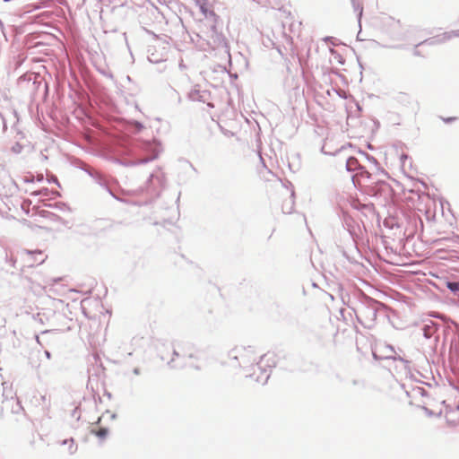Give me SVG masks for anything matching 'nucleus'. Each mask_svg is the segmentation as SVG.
<instances>
[{"label":"nucleus","mask_w":459,"mask_h":459,"mask_svg":"<svg viewBox=\"0 0 459 459\" xmlns=\"http://www.w3.org/2000/svg\"><path fill=\"white\" fill-rule=\"evenodd\" d=\"M33 60L36 62H42V61H46L47 59L39 58V59H33Z\"/></svg>","instance_id":"de8ad7c7"},{"label":"nucleus","mask_w":459,"mask_h":459,"mask_svg":"<svg viewBox=\"0 0 459 459\" xmlns=\"http://www.w3.org/2000/svg\"><path fill=\"white\" fill-rule=\"evenodd\" d=\"M70 440V446L68 447L69 454L74 455L77 450V446L74 445V439L73 437L69 438Z\"/></svg>","instance_id":"393cba45"},{"label":"nucleus","mask_w":459,"mask_h":459,"mask_svg":"<svg viewBox=\"0 0 459 459\" xmlns=\"http://www.w3.org/2000/svg\"><path fill=\"white\" fill-rule=\"evenodd\" d=\"M91 433L100 439H104L108 435V429L107 427H100L99 429H91Z\"/></svg>","instance_id":"2eb2a0df"},{"label":"nucleus","mask_w":459,"mask_h":459,"mask_svg":"<svg viewBox=\"0 0 459 459\" xmlns=\"http://www.w3.org/2000/svg\"><path fill=\"white\" fill-rule=\"evenodd\" d=\"M44 354H45V356H46V358H47L48 359H51V356H52V355H51V352H50L49 351L45 350Z\"/></svg>","instance_id":"473e14b6"},{"label":"nucleus","mask_w":459,"mask_h":459,"mask_svg":"<svg viewBox=\"0 0 459 459\" xmlns=\"http://www.w3.org/2000/svg\"><path fill=\"white\" fill-rule=\"evenodd\" d=\"M456 118L455 117H446V118H443V121L445 123H451L453 121H455Z\"/></svg>","instance_id":"c85d7f7f"},{"label":"nucleus","mask_w":459,"mask_h":459,"mask_svg":"<svg viewBox=\"0 0 459 459\" xmlns=\"http://www.w3.org/2000/svg\"><path fill=\"white\" fill-rule=\"evenodd\" d=\"M345 168L348 172H355L351 177L354 185L359 183V178H370V173L359 162V160L352 156L346 160Z\"/></svg>","instance_id":"39448f33"},{"label":"nucleus","mask_w":459,"mask_h":459,"mask_svg":"<svg viewBox=\"0 0 459 459\" xmlns=\"http://www.w3.org/2000/svg\"><path fill=\"white\" fill-rule=\"evenodd\" d=\"M48 183H53V184H56L58 186H60V184L58 182V179L56 176H51L50 178H48Z\"/></svg>","instance_id":"bb28decb"},{"label":"nucleus","mask_w":459,"mask_h":459,"mask_svg":"<svg viewBox=\"0 0 459 459\" xmlns=\"http://www.w3.org/2000/svg\"><path fill=\"white\" fill-rule=\"evenodd\" d=\"M36 76L33 74H24L18 78L19 86L30 91L36 90Z\"/></svg>","instance_id":"9b49d317"},{"label":"nucleus","mask_w":459,"mask_h":459,"mask_svg":"<svg viewBox=\"0 0 459 459\" xmlns=\"http://www.w3.org/2000/svg\"><path fill=\"white\" fill-rule=\"evenodd\" d=\"M45 206L49 207V208H55L59 211H62V212L69 210L67 204L65 203H62V202H58V203H55V204H46Z\"/></svg>","instance_id":"f3484780"},{"label":"nucleus","mask_w":459,"mask_h":459,"mask_svg":"<svg viewBox=\"0 0 459 459\" xmlns=\"http://www.w3.org/2000/svg\"><path fill=\"white\" fill-rule=\"evenodd\" d=\"M47 212V213H48L49 215H51V216L55 217L56 221H59V220L61 219V218H60V216H58V215H56V214L51 213V212Z\"/></svg>","instance_id":"c9c22d12"},{"label":"nucleus","mask_w":459,"mask_h":459,"mask_svg":"<svg viewBox=\"0 0 459 459\" xmlns=\"http://www.w3.org/2000/svg\"><path fill=\"white\" fill-rule=\"evenodd\" d=\"M110 418L112 420H115L117 418V414L116 413H111Z\"/></svg>","instance_id":"a18cd8bd"},{"label":"nucleus","mask_w":459,"mask_h":459,"mask_svg":"<svg viewBox=\"0 0 459 459\" xmlns=\"http://www.w3.org/2000/svg\"><path fill=\"white\" fill-rule=\"evenodd\" d=\"M207 106L212 108V105L211 103H207Z\"/></svg>","instance_id":"4d7b16f0"},{"label":"nucleus","mask_w":459,"mask_h":459,"mask_svg":"<svg viewBox=\"0 0 459 459\" xmlns=\"http://www.w3.org/2000/svg\"><path fill=\"white\" fill-rule=\"evenodd\" d=\"M297 60H298V61H297V65H299V69H300V71H301V73H302V72H303V64H302V62H301V61H302V59H301V58H299V59H297Z\"/></svg>","instance_id":"7c9ffc66"},{"label":"nucleus","mask_w":459,"mask_h":459,"mask_svg":"<svg viewBox=\"0 0 459 459\" xmlns=\"http://www.w3.org/2000/svg\"><path fill=\"white\" fill-rule=\"evenodd\" d=\"M338 95H339L340 97L343 98V99H345V98H346V94H345V92H344V91H339V92H338Z\"/></svg>","instance_id":"e433bc0d"},{"label":"nucleus","mask_w":459,"mask_h":459,"mask_svg":"<svg viewBox=\"0 0 459 459\" xmlns=\"http://www.w3.org/2000/svg\"><path fill=\"white\" fill-rule=\"evenodd\" d=\"M198 8V12L201 13V0H190Z\"/></svg>","instance_id":"cd10ccee"},{"label":"nucleus","mask_w":459,"mask_h":459,"mask_svg":"<svg viewBox=\"0 0 459 459\" xmlns=\"http://www.w3.org/2000/svg\"><path fill=\"white\" fill-rule=\"evenodd\" d=\"M188 365H189L190 367L194 368H195V369H196V370H197V369H199V366H198V365H195V364H193V363H189Z\"/></svg>","instance_id":"4c0bfd02"},{"label":"nucleus","mask_w":459,"mask_h":459,"mask_svg":"<svg viewBox=\"0 0 459 459\" xmlns=\"http://www.w3.org/2000/svg\"><path fill=\"white\" fill-rule=\"evenodd\" d=\"M431 316H434V317H438V318L441 317V316H437V315H431Z\"/></svg>","instance_id":"5fc2aeb1"},{"label":"nucleus","mask_w":459,"mask_h":459,"mask_svg":"<svg viewBox=\"0 0 459 459\" xmlns=\"http://www.w3.org/2000/svg\"><path fill=\"white\" fill-rule=\"evenodd\" d=\"M40 400H41L43 403H46V400H47L46 395H41V396H40Z\"/></svg>","instance_id":"79ce46f5"},{"label":"nucleus","mask_w":459,"mask_h":459,"mask_svg":"<svg viewBox=\"0 0 459 459\" xmlns=\"http://www.w3.org/2000/svg\"><path fill=\"white\" fill-rule=\"evenodd\" d=\"M100 421H101V417H100L94 424L99 425L100 423Z\"/></svg>","instance_id":"49530a36"},{"label":"nucleus","mask_w":459,"mask_h":459,"mask_svg":"<svg viewBox=\"0 0 459 459\" xmlns=\"http://www.w3.org/2000/svg\"><path fill=\"white\" fill-rule=\"evenodd\" d=\"M384 309L382 303L364 296L359 306L353 308L358 321L366 328H372L377 320V314Z\"/></svg>","instance_id":"7ed1b4c3"},{"label":"nucleus","mask_w":459,"mask_h":459,"mask_svg":"<svg viewBox=\"0 0 459 459\" xmlns=\"http://www.w3.org/2000/svg\"><path fill=\"white\" fill-rule=\"evenodd\" d=\"M143 128V125L139 122V121H133L132 123V129L135 132V133H138L140 131H142V129Z\"/></svg>","instance_id":"5701e85b"},{"label":"nucleus","mask_w":459,"mask_h":459,"mask_svg":"<svg viewBox=\"0 0 459 459\" xmlns=\"http://www.w3.org/2000/svg\"><path fill=\"white\" fill-rule=\"evenodd\" d=\"M276 364L275 356L273 353H266L260 356V360L256 363V368L260 371V374L255 378V380L262 385L267 383L270 377L269 368L274 367Z\"/></svg>","instance_id":"20e7f679"},{"label":"nucleus","mask_w":459,"mask_h":459,"mask_svg":"<svg viewBox=\"0 0 459 459\" xmlns=\"http://www.w3.org/2000/svg\"><path fill=\"white\" fill-rule=\"evenodd\" d=\"M71 417L74 418L76 420H80L81 414H80V408L79 406H76L72 411H71Z\"/></svg>","instance_id":"b1692460"},{"label":"nucleus","mask_w":459,"mask_h":459,"mask_svg":"<svg viewBox=\"0 0 459 459\" xmlns=\"http://www.w3.org/2000/svg\"><path fill=\"white\" fill-rule=\"evenodd\" d=\"M82 169L83 171H85L98 185H100V186H102L104 189L107 190V192L113 197L115 198L116 200H118V201H122L121 199H119L114 193L113 191L110 189V187L108 186V181L105 178V176L100 173V171L98 170H95L93 169H86V168H82Z\"/></svg>","instance_id":"6e6552de"},{"label":"nucleus","mask_w":459,"mask_h":459,"mask_svg":"<svg viewBox=\"0 0 459 459\" xmlns=\"http://www.w3.org/2000/svg\"><path fill=\"white\" fill-rule=\"evenodd\" d=\"M189 13H190L191 15H194V11L189 10Z\"/></svg>","instance_id":"6e6d98bb"},{"label":"nucleus","mask_w":459,"mask_h":459,"mask_svg":"<svg viewBox=\"0 0 459 459\" xmlns=\"http://www.w3.org/2000/svg\"><path fill=\"white\" fill-rule=\"evenodd\" d=\"M333 43L329 40L323 39L316 44V53L319 56H338L341 54L338 51V48H332Z\"/></svg>","instance_id":"1a4fd4ad"},{"label":"nucleus","mask_w":459,"mask_h":459,"mask_svg":"<svg viewBox=\"0 0 459 459\" xmlns=\"http://www.w3.org/2000/svg\"><path fill=\"white\" fill-rule=\"evenodd\" d=\"M150 63L152 64H157L159 63L160 61H164L165 59H152V58H150L148 59Z\"/></svg>","instance_id":"2f4dec72"},{"label":"nucleus","mask_w":459,"mask_h":459,"mask_svg":"<svg viewBox=\"0 0 459 459\" xmlns=\"http://www.w3.org/2000/svg\"><path fill=\"white\" fill-rule=\"evenodd\" d=\"M195 36H196V38H198V39L201 37V36L199 35V33H195Z\"/></svg>","instance_id":"13d9d810"},{"label":"nucleus","mask_w":459,"mask_h":459,"mask_svg":"<svg viewBox=\"0 0 459 459\" xmlns=\"http://www.w3.org/2000/svg\"><path fill=\"white\" fill-rule=\"evenodd\" d=\"M438 327H439V325L435 323L434 321H432V320L427 321L426 323H424V325L421 327L423 336L426 339L431 338L435 334V333L437 331Z\"/></svg>","instance_id":"ddd939ff"},{"label":"nucleus","mask_w":459,"mask_h":459,"mask_svg":"<svg viewBox=\"0 0 459 459\" xmlns=\"http://www.w3.org/2000/svg\"><path fill=\"white\" fill-rule=\"evenodd\" d=\"M446 287L453 292V293H459V281H447Z\"/></svg>","instance_id":"a211bd4d"},{"label":"nucleus","mask_w":459,"mask_h":459,"mask_svg":"<svg viewBox=\"0 0 459 459\" xmlns=\"http://www.w3.org/2000/svg\"><path fill=\"white\" fill-rule=\"evenodd\" d=\"M361 155L364 156L368 160V162L374 164L375 166L377 165V160L375 157L370 156L366 152H361Z\"/></svg>","instance_id":"a878e982"},{"label":"nucleus","mask_w":459,"mask_h":459,"mask_svg":"<svg viewBox=\"0 0 459 459\" xmlns=\"http://www.w3.org/2000/svg\"><path fill=\"white\" fill-rule=\"evenodd\" d=\"M345 149H346V148H345V146H342L341 148L337 149L335 152H330V151H327V150H326V146H325V145H324V146L322 147L321 151H322V152H323V153H325V154H326V155H333V156H334V155H336V154H338V153L342 152V151H344Z\"/></svg>","instance_id":"6ab92c4d"},{"label":"nucleus","mask_w":459,"mask_h":459,"mask_svg":"<svg viewBox=\"0 0 459 459\" xmlns=\"http://www.w3.org/2000/svg\"><path fill=\"white\" fill-rule=\"evenodd\" d=\"M160 152V144L157 140H136L132 147L134 159L119 160L118 162L126 167L146 164L156 160Z\"/></svg>","instance_id":"f257e3e1"},{"label":"nucleus","mask_w":459,"mask_h":459,"mask_svg":"<svg viewBox=\"0 0 459 459\" xmlns=\"http://www.w3.org/2000/svg\"><path fill=\"white\" fill-rule=\"evenodd\" d=\"M133 373H134V375L138 376V375H140V374H141V370H140V368H134L133 369Z\"/></svg>","instance_id":"72a5a7b5"},{"label":"nucleus","mask_w":459,"mask_h":459,"mask_svg":"<svg viewBox=\"0 0 459 459\" xmlns=\"http://www.w3.org/2000/svg\"><path fill=\"white\" fill-rule=\"evenodd\" d=\"M67 443H70L69 439H65L62 441V445H67Z\"/></svg>","instance_id":"37998d69"},{"label":"nucleus","mask_w":459,"mask_h":459,"mask_svg":"<svg viewBox=\"0 0 459 459\" xmlns=\"http://www.w3.org/2000/svg\"><path fill=\"white\" fill-rule=\"evenodd\" d=\"M49 193H52L55 195L60 196L59 192L54 191V190L50 191L48 187H42V188L31 193V195H35V196H39V195L47 196L49 195Z\"/></svg>","instance_id":"dca6fc26"},{"label":"nucleus","mask_w":459,"mask_h":459,"mask_svg":"<svg viewBox=\"0 0 459 459\" xmlns=\"http://www.w3.org/2000/svg\"><path fill=\"white\" fill-rule=\"evenodd\" d=\"M164 184V175L160 170H157L149 176L144 187L150 195L159 196Z\"/></svg>","instance_id":"423d86ee"},{"label":"nucleus","mask_w":459,"mask_h":459,"mask_svg":"<svg viewBox=\"0 0 459 459\" xmlns=\"http://www.w3.org/2000/svg\"><path fill=\"white\" fill-rule=\"evenodd\" d=\"M406 159H408V156H407L406 154H403V155L401 156V160H406Z\"/></svg>","instance_id":"c03bdc74"},{"label":"nucleus","mask_w":459,"mask_h":459,"mask_svg":"<svg viewBox=\"0 0 459 459\" xmlns=\"http://www.w3.org/2000/svg\"><path fill=\"white\" fill-rule=\"evenodd\" d=\"M290 204H293L292 201H290ZM291 208H292V205H290V207L288 210H286V211H285V209H286L285 206H283L282 209H283L284 212L290 213Z\"/></svg>","instance_id":"f704fd0d"},{"label":"nucleus","mask_w":459,"mask_h":459,"mask_svg":"<svg viewBox=\"0 0 459 459\" xmlns=\"http://www.w3.org/2000/svg\"><path fill=\"white\" fill-rule=\"evenodd\" d=\"M126 79H127L128 81H131V78H130V76H129V75H127V76H126Z\"/></svg>","instance_id":"bf43d9fd"},{"label":"nucleus","mask_w":459,"mask_h":459,"mask_svg":"<svg viewBox=\"0 0 459 459\" xmlns=\"http://www.w3.org/2000/svg\"><path fill=\"white\" fill-rule=\"evenodd\" d=\"M5 262L7 264H9L13 268H15V264H16V258L13 255H8L7 253L5 254Z\"/></svg>","instance_id":"412c9836"},{"label":"nucleus","mask_w":459,"mask_h":459,"mask_svg":"<svg viewBox=\"0 0 459 459\" xmlns=\"http://www.w3.org/2000/svg\"><path fill=\"white\" fill-rule=\"evenodd\" d=\"M106 395L110 399L111 398V394L108 393V392H106Z\"/></svg>","instance_id":"864d4df0"},{"label":"nucleus","mask_w":459,"mask_h":459,"mask_svg":"<svg viewBox=\"0 0 459 459\" xmlns=\"http://www.w3.org/2000/svg\"><path fill=\"white\" fill-rule=\"evenodd\" d=\"M82 60V59H71V58L67 59L70 67H72V61L78 62V65H80Z\"/></svg>","instance_id":"c756f323"},{"label":"nucleus","mask_w":459,"mask_h":459,"mask_svg":"<svg viewBox=\"0 0 459 459\" xmlns=\"http://www.w3.org/2000/svg\"><path fill=\"white\" fill-rule=\"evenodd\" d=\"M95 68L104 76L113 79V74L106 64V59H90Z\"/></svg>","instance_id":"f8f14e48"},{"label":"nucleus","mask_w":459,"mask_h":459,"mask_svg":"<svg viewBox=\"0 0 459 459\" xmlns=\"http://www.w3.org/2000/svg\"><path fill=\"white\" fill-rule=\"evenodd\" d=\"M187 99L191 101H201V92L199 90V85L196 84L194 89H192L188 94Z\"/></svg>","instance_id":"4468645a"},{"label":"nucleus","mask_w":459,"mask_h":459,"mask_svg":"<svg viewBox=\"0 0 459 459\" xmlns=\"http://www.w3.org/2000/svg\"><path fill=\"white\" fill-rule=\"evenodd\" d=\"M373 356L376 359H385L399 360L404 364L405 368H408L410 365L409 360L403 359L400 355H396L394 348L392 345L385 346V354L384 357H379L376 352L373 353Z\"/></svg>","instance_id":"9d476101"},{"label":"nucleus","mask_w":459,"mask_h":459,"mask_svg":"<svg viewBox=\"0 0 459 459\" xmlns=\"http://www.w3.org/2000/svg\"><path fill=\"white\" fill-rule=\"evenodd\" d=\"M23 150V145L16 142L11 148V151L15 154H20Z\"/></svg>","instance_id":"aec40b11"},{"label":"nucleus","mask_w":459,"mask_h":459,"mask_svg":"<svg viewBox=\"0 0 459 459\" xmlns=\"http://www.w3.org/2000/svg\"><path fill=\"white\" fill-rule=\"evenodd\" d=\"M0 32H3V23L1 21H0Z\"/></svg>","instance_id":"8fccbe9b"},{"label":"nucleus","mask_w":459,"mask_h":459,"mask_svg":"<svg viewBox=\"0 0 459 459\" xmlns=\"http://www.w3.org/2000/svg\"><path fill=\"white\" fill-rule=\"evenodd\" d=\"M21 255L25 257H23L25 265L28 267L34 266L35 264H41L46 260L47 256L43 255L41 250H29L24 249L22 251Z\"/></svg>","instance_id":"0eeeda50"},{"label":"nucleus","mask_w":459,"mask_h":459,"mask_svg":"<svg viewBox=\"0 0 459 459\" xmlns=\"http://www.w3.org/2000/svg\"><path fill=\"white\" fill-rule=\"evenodd\" d=\"M173 356L174 357H179V353L176 350H174L173 351Z\"/></svg>","instance_id":"a19ab883"},{"label":"nucleus","mask_w":459,"mask_h":459,"mask_svg":"<svg viewBox=\"0 0 459 459\" xmlns=\"http://www.w3.org/2000/svg\"><path fill=\"white\" fill-rule=\"evenodd\" d=\"M6 128H7L6 123L4 121V126H3L4 131H5Z\"/></svg>","instance_id":"3c124183"},{"label":"nucleus","mask_w":459,"mask_h":459,"mask_svg":"<svg viewBox=\"0 0 459 459\" xmlns=\"http://www.w3.org/2000/svg\"><path fill=\"white\" fill-rule=\"evenodd\" d=\"M256 353L253 346H236L228 352V361L225 363L234 368H242L247 369L251 367L253 374L248 375L253 377L255 375Z\"/></svg>","instance_id":"f03ea898"},{"label":"nucleus","mask_w":459,"mask_h":459,"mask_svg":"<svg viewBox=\"0 0 459 459\" xmlns=\"http://www.w3.org/2000/svg\"><path fill=\"white\" fill-rule=\"evenodd\" d=\"M356 62H357L358 65L359 66V68H360V69H362V65H361V63H360V59H359V58H357V59H356Z\"/></svg>","instance_id":"58836bf2"},{"label":"nucleus","mask_w":459,"mask_h":459,"mask_svg":"<svg viewBox=\"0 0 459 459\" xmlns=\"http://www.w3.org/2000/svg\"><path fill=\"white\" fill-rule=\"evenodd\" d=\"M228 61H229L230 68H232L234 63H239V62H243L245 68H247V65H248L247 59H232V58H230V59H228Z\"/></svg>","instance_id":"4be33fe9"},{"label":"nucleus","mask_w":459,"mask_h":459,"mask_svg":"<svg viewBox=\"0 0 459 459\" xmlns=\"http://www.w3.org/2000/svg\"><path fill=\"white\" fill-rule=\"evenodd\" d=\"M212 289L214 290L215 292L219 293L220 290L217 287L213 286Z\"/></svg>","instance_id":"09e8293b"},{"label":"nucleus","mask_w":459,"mask_h":459,"mask_svg":"<svg viewBox=\"0 0 459 459\" xmlns=\"http://www.w3.org/2000/svg\"><path fill=\"white\" fill-rule=\"evenodd\" d=\"M173 361H174V358H172V359H171L170 361H169V365L171 368H176V366L172 364V363H173Z\"/></svg>","instance_id":"ea45409f"},{"label":"nucleus","mask_w":459,"mask_h":459,"mask_svg":"<svg viewBox=\"0 0 459 459\" xmlns=\"http://www.w3.org/2000/svg\"><path fill=\"white\" fill-rule=\"evenodd\" d=\"M188 358H189V359H192V358H193L192 354H189V355H188Z\"/></svg>","instance_id":"052dcab7"},{"label":"nucleus","mask_w":459,"mask_h":459,"mask_svg":"<svg viewBox=\"0 0 459 459\" xmlns=\"http://www.w3.org/2000/svg\"><path fill=\"white\" fill-rule=\"evenodd\" d=\"M338 60H339V63H340V64H344V60H345V59L340 58V59H338Z\"/></svg>","instance_id":"603ef678"}]
</instances>
